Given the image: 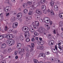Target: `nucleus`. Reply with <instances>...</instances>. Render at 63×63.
Listing matches in <instances>:
<instances>
[{"label": "nucleus", "mask_w": 63, "mask_h": 63, "mask_svg": "<svg viewBox=\"0 0 63 63\" xmlns=\"http://www.w3.org/2000/svg\"><path fill=\"white\" fill-rule=\"evenodd\" d=\"M7 42L8 44L10 45L11 46L14 45L15 44V41L13 39H10L7 40Z\"/></svg>", "instance_id": "obj_1"}, {"label": "nucleus", "mask_w": 63, "mask_h": 63, "mask_svg": "<svg viewBox=\"0 0 63 63\" xmlns=\"http://www.w3.org/2000/svg\"><path fill=\"white\" fill-rule=\"evenodd\" d=\"M13 38V35L11 34H8L6 36V38L8 39H12Z\"/></svg>", "instance_id": "obj_2"}, {"label": "nucleus", "mask_w": 63, "mask_h": 63, "mask_svg": "<svg viewBox=\"0 0 63 63\" xmlns=\"http://www.w3.org/2000/svg\"><path fill=\"white\" fill-rule=\"evenodd\" d=\"M37 49H40L41 50H43L44 49V46H41L39 45H38L37 47Z\"/></svg>", "instance_id": "obj_3"}, {"label": "nucleus", "mask_w": 63, "mask_h": 63, "mask_svg": "<svg viewBox=\"0 0 63 63\" xmlns=\"http://www.w3.org/2000/svg\"><path fill=\"white\" fill-rule=\"evenodd\" d=\"M36 13H37L39 15H41L42 14V13L40 11V9H37L36 10Z\"/></svg>", "instance_id": "obj_4"}, {"label": "nucleus", "mask_w": 63, "mask_h": 63, "mask_svg": "<svg viewBox=\"0 0 63 63\" xmlns=\"http://www.w3.org/2000/svg\"><path fill=\"white\" fill-rule=\"evenodd\" d=\"M54 44V41L53 40L50 41L49 43V45L50 46L53 45Z\"/></svg>", "instance_id": "obj_5"}, {"label": "nucleus", "mask_w": 63, "mask_h": 63, "mask_svg": "<svg viewBox=\"0 0 63 63\" xmlns=\"http://www.w3.org/2000/svg\"><path fill=\"white\" fill-rule=\"evenodd\" d=\"M6 47V44L5 43L3 44L1 46V47L2 48H5Z\"/></svg>", "instance_id": "obj_6"}, {"label": "nucleus", "mask_w": 63, "mask_h": 63, "mask_svg": "<svg viewBox=\"0 0 63 63\" xmlns=\"http://www.w3.org/2000/svg\"><path fill=\"white\" fill-rule=\"evenodd\" d=\"M22 51V52H24L25 51V50L24 49H18V53H20V52H21V50Z\"/></svg>", "instance_id": "obj_7"}, {"label": "nucleus", "mask_w": 63, "mask_h": 63, "mask_svg": "<svg viewBox=\"0 0 63 63\" xmlns=\"http://www.w3.org/2000/svg\"><path fill=\"white\" fill-rule=\"evenodd\" d=\"M21 44L20 43H19L17 45V47L18 48H20L21 47Z\"/></svg>", "instance_id": "obj_8"}, {"label": "nucleus", "mask_w": 63, "mask_h": 63, "mask_svg": "<svg viewBox=\"0 0 63 63\" xmlns=\"http://www.w3.org/2000/svg\"><path fill=\"white\" fill-rule=\"evenodd\" d=\"M41 9L43 10H45L46 9V6L45 5H43L41 6Z\"/></svg>", "instance_id": "obj_9"}, {"label": "nucleus", "mask_w": 63, "mask_h": 63, "mask_svg": "<svg viewBox=\"0 0 63 63\" xmlns=\"http://www.w3.org/2000/svg\"><path fill=\"white\" fill-rule=\"evenodd\" d=\"M29 36V33L28 32L27 33H25V38H26L27 36Z\"/></svg>", "instance_id": "obj_10"}, {"label": "nucleus", "mask_w": 63, "mask_h": 63, "mask_svg": "<svg viewBox=\"0 0 63 63\" xmlns=\"http://www.w3.org/2000/svg\"><path fill=\"white\" fill-rule=\"evenodd\" d=\"M54 10L55 11H57L58 10V7L57 5H55L54 6Z\"/></svg>", "instance_id": "obj_11"}, {"label": "nucleus", "mask_w": 63, "mask_h": 63, "mask_svg": "<svg viewBox=\"0 0 63 63\" xmlns=\"http://www.w3.org/2000/svg\"><path fill=\"white\" fill-rule=\"evenodd\" d=\"M4 58H5V57L4 55H0V60L3 59Z\"/></svg>", "instance_id": "obj_12"}, {"label": "nucleus", "mask_w": 63, "mask_h": 63, "mask_svg": "<svg viewBox=\"0 0 63 63\" xmlns=\"http://www.w3.org/2000/svg\"><path fill=\"white\" fill-rule=\"evenodd\" d=\"M40 56H42L43 57H45L46 56V55H45V54L44 53H41L39 54Z\"/></svg>", "instance_id": "obj_13"}, {"label": "nucleus", "mask_w": 63, "mask_h": 63, "mask_svg": "<svg viewBox=\"0 0 63 63\" xmlns=\"http://www.w3.org/2000/svg\"><path fill=\"white\" fill-rule=\"evenodd\" d=\"M22 30L23 31H24V32H26V29H27V28L25 27H23L22 28Z\"/></svg>", "instance_id": "obj_14"}, {"label": "nucleus", "mask_w": 63, "mask_h": 63, "mask_svg": "<svg viewBox=\"0 0 63 63\" xmlns=\"http://www.w3.org/2000/svg\"><path fill=\"white\" fill-rule=\"evenodd\" d=\"M59 16L61 18H63V14L61 13L59 15Z\"/></svg>", "instance_id": "obj_15"}, {"label": "nucleus", "mask_w": 63, "mask_h": 63, "mask_svg": "<svg viewBox=\"0 0 63 63\" xmlns=\"http://www.w3.org/2000/svg\"><path fill=\"white\" fill-rule=\"evenodd\" d=\"M19 39L21 40V41H22L23 40V36H20L19 37Z\"/></svg>", "instance_id": "obj_16"}, {"label": "nucleus", "mask_w": 63, "mask_h": 63, "mask_svg": "<svg viewBox=\"0 0 63 63\" xmlns=\"http://www.w3.org/2000/svg\"><path fill=\"white\" fill-rule=\"evenodd\" d=\"M52 51L53 52H54V53H56V52H57V50H55V49H52Z\"/></svg>", "instance_id": "obj_17"}, {"label": "nucleus", "mask_w": 63, "mask_h": 63, "mask_svg": "<svg viewBox=\"0 0 63 63\" xmlns=\"http://www.w3.org/2000/svg\"><path fill=\"white\" fill-rule=\"evenodd\" d=\"M14 28H16L17 26H16V25L15 24L13 23V26H12Z\"/></svg>", "instance_id": "obj_18"}, {"label": "nucleus", "mask_w": 63, "mask_h": 63, "mask_svg": "<svg viewBox=\"0 0 63 63\" xmlns=\"http://www.w3.org/2000/svg\"><path fill=\"white\" fill-rule=\"evenodd\" d=\"M22 6L23 7H24H24H25H25L27 6H28V4H27V3H26L23 4Z\"/></svg>", "instance_id": "obj_19"}, {"label": "nucleus", "mask_w": 63, "mask_h": 63, "mask_svg": "<svg viewBox=\"0 0 63 63\" xmlns=\"http://www.w3.org/2000/svg\"><path fill=\"white\" fill-rule=\"evenodd\" d=\"M24 13L25 14H27L28 13V10L27 9H25L24 11Z\"/></svg>", "instance_id": "obj_20"}, {"label": "nucleus", "mask_w": 63, "mask_h": 63, "mask_svg": "<svg viewBox=\"0 0 63 63\" xmlns=\"http://www.w3.org/2000/svg\"><path fill=\"white\" fill-rule=\"evenodd\" d=\"M30 38H27L26 40V41L27 42H30Z\"/></svg>", "instance_id": "obj_21"}, {"label": "nucleus", "mask_w": 63, "mask_h": 63, "mask_svg": "<svg viewBox=\"0 0 63 63\" xmlns=\"http://www.w3.org/2000/svg\"><path fill=\"white\" fill-rule=\"evenodd\" d=\"M50 13L52 16H54V12L53 11L51 10L50 11Z\"/></svg>", "instance_id": "obj_22"}, {"label": "nucleus", "mask_w": 63, "mask_h": 63, "mask_svg": "<svg viewBox=\"0 0 63 63\" xmlns=\"http://www.w3.org/2000/svg\"><path fill=\"white\" fill-rule=\"evenodd\" d=\"M15 18L14 17H12V19H11V20L12 22H14L15 21Z\"/></svg>", "instance_id": "obj_23"}, {"label": "nucleus", "mask_w": 63, "mask_h": 63, "mask_svg": "<svg viewBox=\"0 0 63 63\" xmlns=\"http://www.w3.org/2000/svg\"><path fill=\"white\" fill-rule=\"evenodd\" d=\"M34 61L35 63H40L39 61H38L37 60H34Z\"/></svg>", "instance_id": "obj_24"}, {"label": "nucleus", "mask_w": 63, "mask_h": 63, "mask_svg": "<svg viewBox=\"0 0 63 63\" xmlns=\"http://www.w3.org/2000/svg\"><path fill=\"white\" fill-rule=\"evenodd\" d=\"M12 49L11 48H9L8 49V50L7 52H10L12 51Z\"/></svg>", "instance_id": "obj_25"}, {"label": "nucleus", "mask_w": 63, "mask_h": 63, "mask_svg": "<svg viewBox=\"0 0 63 63\" xmlns=\"http://www.w3.org/2000/svg\"><path fill=\"white\" fill-rule=\"evenodd\" d=\"M47 36V38L48 39H50L51 38V35L50 34H48Z\"/></svg>", "instance_id": "obj_26"}, {"label": "nucleus", "mask_w": 63, "mask_h": 63, "mask_svg": "<svg viewBox=\"0 0 63 63\" xmlns=\"http://www.w3.org/2000/svg\"><path fill=\"white\" fill-rule=\"evenodd\" d=\"M35 24H36V26H39V23L38 22H36L35 23Z\"/></svg>", "instance_id": "obj_27"}, {"label": "nucleus", "mask_w": 63, "mask_h": 63, "mask_svg": "<svg viewBox=\"0 0 63 63\" xmlns=\"http://www.w3.org/2000/svg\"><path fill=\"white\" fill-rule=\"evenodd\" d=\"M59 49H61V50L60 51V52L61 53H62V52H63V50L61 48V47H59Z\"/></svg>", "instance_id": "obj_28"}, {"label": "nucleus", "mask_w": 63, "mask_h": 63, "mask_svg": "<svg viewBox=\"0 0 63 63\" xmlns=\"http://www.w3.org/2000/svg\"><path fill=\"white\" fill-rule=\"evenodd\" d=\"M46 1V0H41V4H44L45 3V2Z\"/></svg>", "instance_id": "obj_29"}, {"label": "nucleus", "mask_w": 63, "mask_h": 63, "mask_svg": "<svg viewBox=\"0 0 63 63\" xmlns=\"http://www.w3.org/2000/svg\"><path fill=\"white\" fill-rule=\"evenodd\" d=\"M50 4L51 6H53V4H54V2L53 1H51L50 2Z\"/></svg>", "instance_id": "obj_30"}, {"label": "nucleus", "mask_w": 63, "mask_h": 63, "mask_svg": "<svg viewBox=\"0 0 63 63\" xmlns=\"http://www.w3.org/2000/svg\"><path fill=\"white\" fill-rule=\"evenodd\" d=\"M39 31L41 33H43V29H40L39 30Z\"/></svg>", "instance_id": "obj_31"}, {"label": "nucleus", "mask_w": 63, "mask_h": 63, "mask_svg": "<svg viewBox=\"0 0 63 63\" xmlns=\"http://www.w3.org/2000/svg\"><path fill=\"white\" fill-rule=\"evenodd\" d=\"M18 14L20 16V18H21V17H22V13H20Z\"/></svg>", "instance_id": "obj_32"}, {"label": "nucleus", "mask_w": 63, "mask_h": 63, "mask_svg": "<svg viewBox=\"0 0 63 63\" xmlns=\"http://www.w3.org/2000/svg\"><path fill=\"white\" fill-rule=\"evenodd\" d=\"M9 9H6V8H4V11H5V12H8V11H9Z\"/></svg>", "instance_id": "obj_33"}, {"label": "nucleus", "mask_w": 63, "mask_h": 63, "mask_svg": "<svg viewBox=\"0 0 63 63\" xmlns=\"http://www.w3.org/2000/svg\"><path fill=\"white\" fill-rule=\"evenodd\" d=\"M7 31L8 32H12L13 30H12L10 29H8L7 30Z\"/></svg>", "instance_id": "obj_34"}, {"label": "nucleus", "mask_w": 63, "mask_h": 63, "mask_svg": "<svg viewBox=\"0 0 63 63\" xmlns=\"http://www.w3.org/2000/svg\"><path fill=\"white\" fill-rule=\"evenodd\" d=\"M2 36L3 38H5L7 37V35H2Z\"/></svg>", "instance_id": "obj_35"}, {"label": "nucleus", "mask_w": 63, "mask_h": 63, "mask_svg": "<svg viewBox=\"0 0 63 63\" xmlns=\"http://www.w3.org/2000/svg\"><path fill=\"white\" fill-rule=\"evenodd\" d=\"M31 46H32V47L33 48H34V44L33 43H31Z\"/></svg>", "instance_id": "obj_36"}, {"label": "nucleus", "mask_w": 63, "mask_h": 63, "mask_svg": "<svg viewBox=\"0 0 63 63\" xmlns=\"http://www.w3.org/2000/svg\"><path fill=\"white\" fill-rule=\"evenodd\" d=\"M43 10V13L44 14H46L47 13V11L45 10Z\"/></svg>", "instance_id": "obj_37"}, {"label": "nucleus", "mask_w": 63, "mask_h": 63, "mask_svg": "<svg viewBox=\"0 0 63 63\" xmlns=\"http://www.w3.org/2000/svg\"><path fill=\"white\" fill-rule=\"evenodd\" d=\"M37 44L39 45H41V41H38L37 42Z\"/></svg>", "instance_id": "obj_38"}, {"label": "nucleus", "mask_w": 63, "mask_h": 63, "mask_svg": "<svg viewBox=\"0 0 63 63\" xmlns=\"http://www.w3.org/2000/svg\"><path fill=\"white\" fill-rule=\"evenodd\" d=\"M27 19H28V20H30L32 19V17H27L26 18Z\"/></svg>", "instance_id": "obj_39"}, {"label": "nucleus", "mask_w": 63, "mask_h": 63, "mask_svg": "<svg viewBox=\"0 0 63 63\" xmlns=\"http://www.w3.org/2000/svg\"><path fill=\"white\" fill-rule=\"evenodd\" d=\"M4 53H7V50L6 49H4L3 50Z\"/></svg>", "instance_id": "obj_40"}, {"label": "nucleus", "mask_w": 63, "mask_h": 63, "mask_svg": "<svg viewBox=\"0 0 63 63\" xmlns=\"http://www.w3.org/2000/svg\"><path fill=\"white\" fill-rule=\"evenodd\" d=\"M34 34L35 35V36H38V33L35 32L34 33Z\"/></svg>", "instance_id": "obj_41"}, {"label": "nucleus", "mask_w": 63, "mask_h": 63, "mask_svg": "<svg viewBox=\"0 0 63 63\" xmlns=\"http://www.w3.org/2000/svg\"><path fill=\"white\" fill-rule=\"evenodd\" d=\"M49 20L50 21V19H48V20H47L46 21H44V22H45V23H47V22H48Z\"/></svg>", "instance_id": "obj_42"}, {"label": "nucleus", "mask_w": 63, "mask_h": 63, "mask_svg": "<svg viewBox=\"0 0 63 63\" xmlns=\"http://www.w3.org/2000/svg\"><path fill=\"white\" fill-rule=\"evenodd\" d=\"M25 50H26L27 51V52H29V50H28V48L27 47H26L25 48Z\"/></svg>", "instance_id": "obj_43"}, {"label": "nucleus", "mask_w": 63, "mask_h": 63, "mask_svg": "<svg viewBox=\"0 0 63 63\" xmlns=\"http://www.w3.org/2000/svg\"><path fill=\"white\" fill-rule=\"evenodd\" d=\"M17 52H18V51H15L14 52V53L15 55H17Z\"/></svg>", "instance_id": "obj_44"}, {"label": "nucleus", "mask_w": 63, "mask_h": 63, "mask_svg": "<svg viewBox=\"0 0 63 63\" xmlns=\"http://www.w3.org/2000/svg\"><path fill=\"white\" fill-rule=\"evenodd\" d=\"M42 30L43 31V33H44V32H46V29L44 28H42Z\"/></svg>", "instance_id": "obj_45"}, {"label": "nucleus", "mask_w": 63, "mask_h": 63, "mask_svg": "<svg viewBox=\"0 0 63 63\" xmlns=\"http://www.w3.org/2000/svg\"><path fill=\"white\" fill-rule=\"evenodd\" d=\"M28 14L29 15H31L32 14V11H30L28 13Z\"/></svg>", "instance_id": "obj_46"}, {"label": "nucleus", "mask_w": 63, "mask_h": 63, "mask_svg": "<svg viewBox=\"0 0 63 63\" xmlns=\"http://www.w3.org/2000/svg\"><path fill=\"white\" fill-rule=\"evenodd\" d=\"M44 43H45V42H44V41H41V45H43V44H44Z\"/></svg>", "instance_id": "obj_47"}, {"label": "nucleus", "mask_w": 63, "mask_h": 63, "mask_svg": "<svg viewBox=\"0 0 63 63\" xmlns=\"http://www.w3.org/2000/svg\"><path fill=\"white\" fill-rule=\"evenodd\" d=\"M3 36L2 35H0V40H1L3 39Z\"/></svg>", "instance_id": "obj_48"}, {"label": "nucleus", "mask_w": 63, "mask_h": 63, "mask_svg": "<svg viewBox=\"0 0 63 63\" xmlns=\"http://www.w3.org/2000/svg\"><path fill=\"white\" fill-rule=\"evenodd\" d=\"M33 26L34 29H36V25H35V24L33 25Z\"/></svg>", "instance_id": "obj_49"}, {"label": "nucleus", "mask_w": 63, "mask_h": 63, "mask_svg": "<svg viewBox=\"0 0 63 63\" xmlns=\"http://www.w3.org/2000/svg\"><path fill=\"white\" fill-rule=\"evenodd\" d=\"M8 28L7 27V26H6L5 27V31H7V30L8 31Z\"/></svg>", "instance_id": "obj_50"}, {"label": "nucleus", "mask_w": 63, "mask_h": 63, "mask_svg": "<svg viewBox=\"0 0 63 63\" xmlns=\"http://www.w3.org/2000/svg\"><path fill=\"white\" fill-rule=\"evenodd\" d=\"M14 24H15L17 26V25H18V23L17 22H16L14 23Z\"/></svg>", "instance_id": "obj_51"}, {"label": "nucleus", "mask_w": 63, "mask_h": 63, "mask_svg": "<svg viewBox=\"0 0 63 63\" xmlns=\"http://www.w3.org/2000/svg\"><path fill=\"white\" fill-rule=\"evenodd\" d=\"M53 33L54 34H56V32L55 31V30H54L53 31Z\"/></svg>", "instance_id": "obj_52"}, {"label": "nucleus", "mask_w": 63, "mask_h": 63, "mask_svg": "<svg viewBox=\"0 0 63 63\" xmlns=\"http://www.w3.org/2000/svg\"><path fill=\"white\" fill-rule=\"evenodd\" d=\"M26 56L27 57V58H28L29 57V55L28 54H26Z\"/></svg>", "instance_id": "obj_53"}, {"label": "nucleus", "mask_w": 63, "mask_h": 63, "mask_svg": "<svg viewBox=\"0 0 63 63\" xmlns=\"http://www.w3.org/2000/svg\"><path fill=\"white\" fill-rule=\"evenodd\" d=\"M31 41H32V42H34V41H35V39H34V38H33L32 39Z\"/></svg>", "instance_id": "obj_54"}, {"label": "nucleus", "mask_w": 63, "mask_h": 63, "mask_svg": "<svg viewBox=\"0 0 63 63\" xmlns=\"http://www.w3.org/2000/svg\"><path fill=\"white\" fill-rule=\"evenodd\" d=\"M9 13H6V16H9Z\"/></svg>", "instance_id": "obj_55"}, {"label": "nucleus", "mask_w": 63, "mask_h": 63, "mask_svg": "<svg viewBox=\"0 0 63 63\" xmlns=\"http://www.w3.org/2000/svg\"><path fill=\"white\" fill-rule=\"evenodd\" d=\"M5 8H6V9H8V10H9V7L7 6L5 7Z\"/></svg>", "instance_id": "obj_56"}, {"label": "nucleus", "mask_w": 63, "mask_h": 63, "mask_svg": "<svg viewBox=\"0 0 63 63\" xmlns=\"http://www.w3.org/2000/svg\"><path fill=\"white\" fill-rule=\"evenodd\" d=\"M34 31V30H33V29H32V30H31V32H33Z\"/></svg>", "instance_id": "obj_57"}, {"label": "nucleus", "mask_w": 63, "mask_h": 63, "mask_svg": "<svg viewBox=\"0 0 63 63\" xmlns=\"http://www.w3.org/2000/svg\"><path fill=\"white\" fill-rule=\"evenodd\" d=\"M14 33H17V31H14Z\"/></svg>", "instance_id": "obj_58"}, {"label": "nucleus", "mask_w": 63, "mask_h": 63, "mask_svg": "<svg viewBox=\"0 0 63 63\" xmlns=\"http://www.w3.org/2000/svg\"><path fill=\"white\" fill-rule=\"evenodd\" d=\"M28 4H32V2H31L29 1L28 2Z\"/></svg>", "instance_id": "obj_59"}, {"label": "nucleus", "mask_w": 63, "mask_h": 63, "mask_svg": "<svg viewBox=\"0 0 63 63\" xmlns=\"http://www.w3.org/2000/svg\"><path fill=\"white\" fill-rule=\"evenodd\" d=\"M18 56H16V57H15V59H18Z\"/></svg>", "instance_id": "obj_60"}, {"label": "nucleus", "mask_w": 63, "mask_h": 63, "mask_svg": "<svg viewBox=\"0 0 63 63\" xmlns=\"http://www.w3.org/2000/svg\"><path fill=\"white\" fill-rule=\"evenodd\" d=\"M2 63H6V61H3L1 62Z\"/></svg>", "instance_id": "obj_61"}, {"label": "nucleus", "mask_w": 63, "mask_h": 63, "mask_svg": "<svg viewBox=\"0 0 63 63\" xmlns=\"http://www.w3.org/2000/svg\"><path fill=\"white\" fill-rule=\"evenodd\" d=\"M55 49L56 50H57V46L56 45L55 46Z\"/></svg>", "instance_id": "obj_62"}, {"label": "nucleus", "mask_w": 63, "mask_h": 63, "mask_svg": "<svg viewBox=\"0 0 63 63\" xmlns=\"http://www.w3.org/2000/svg\"><path fill=\"white\" fill-rule=\"evenodd\" d=\"M50 28V27L48 26L47 27V30H49Z\"/></svg>", "instance_id": "obj_63"}, {"label": "nucleus", "mask_w": 63, "mask_h": 63, "mask_svg": "<svg viewBox=\"0 0 63 63\" xmlns=\"http://www.w3.org/2000/svg\"><path fill=\"white\" fill-rule=\"evenodd\" d=\"M49 23L50 24V25H51V24L52 23V21H50Z\"/></svg>", "instance_id": "obj_64"}]
</instances>
